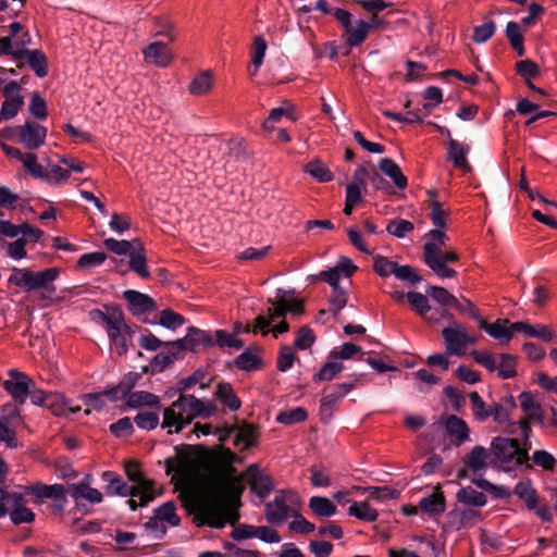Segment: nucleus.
Wrapping results in <instances>:
<instances>
[{
	"label": "nucleus",
	"instance_id": "nucleus-28",
	"mask_svg": "<svg viewBox=\"0 0 557 557\" xmlns=\"http://www.w3.org/2000/svg\"><path fill=\"white\" fill-rule=\"evenodd\" d=\"M511 330L515 332H522L530 337H536L547 343L554 342L556 337L554 332L547 325L539 324L533 326L523 321L511 323Z\"/></svg>",
	"mask_w": 557,
	"mask_h": 557
},
{
	"label": "nucleus",
	"instance_id": "nucleus-55",
	"mask_svg": "<svg viewBox=\"0 0 557 557\" xmlns=\"http://www.w3.org/2000/svg\"><path fill=\"white\" fill-rule=\"evenodd\" d=\"M397 265V262L392 261L388 258L381 255H376L373 258V270L377 275L382 277H387L391 274L395 275Z\"/></svg>",
	"mask_w": 557,
	"mask_h": 557
},
{
	"label": "nucleus",
	"instance_id": "nucleus-25",
	"mask_svg": "<svg viewBox=\"0 0 557 557\" xmlns=\"http://www.w3.org/2000/svg\"><path fill=\"white\" fill-rule=\"evenodd\" d=\"M406 298L411 307V309L422 319L437 323L438 318H434V313H431L429 315V312L431 311V306L429 302L428 295H423L419 292H408L406 294Z\"/></svg>",
	"mask_w": 557,
	"mask_h": 557
},
{
	"label": "nucleus",
	"instance_id": "nucleus-57",
	"mask_svg": "<svg viewBox=\"0 0 557 557\" xmlns=\"http://www.w3.org/2000/svg\"><path fill=\"white\" fill-rule=\"evenodd\" d=\"M500 363L497 366L498 376L506 380L517 375L516 371V356L510 354H502L499 356Z\"/></svg>",
	"mask_w": 557,
	"mask_h": 557
},
{
	"label": "nucleus",
	"instance_id": "nucleus-10",
	"mask_svg": "<svg viewBox=\"0 0 557 557\" xmlns=\"http://www.w3.org/2000/svg\"><path fill=\"white\" fill-rule=\"evenodd\" d=\"M47 128L37 122L27 120L24 125H18V141L28 150L38 149L45 144Z\"/></svg>",
	"mask_w": 557,
	"mask_h": 557
},
{
	"label": "nucleus",
	"instance_id": "nucleus-56",
	"mask_svg": "<svg viewBox=\"0 0 557 557\" xmlns=\"http://www.w3.org/2000/svg\"><path fill=\"white\" fill-rule=\"evenodd\" d=\"M276 293H277L276 300H273V299L268 300L272 305V307H270L268 309L270 321H275L277 319H284L287 313L286 308H285V298H284L285 290L282 288H277Z\"/></svg>",
	"mask_w": 557,
	"mask_h": 557
},
{
	"label": "nucleus",
	"instance_id": "nucleus-43",
	"mask_svg": "<svg viewBox=\"0 0 557 557\" xmlns=\"http://www.w3.org/2000/svg\"><path fill=\"white\" fill-rule=\"evenodd\" d=\"M456 498L461 504L475 507H483L487 502L484 493L478 492L471 486L460 488L456 494Z\"/></svg>",
	"mask_w": 557,
	"mask_h": 557
},
{
	"label": "nucleus",
	"instance_id": "nucleus-38",
	"mask_svg": "<svg viewBox=\"0 0 557 557\" xmlns=\"http://www.w3.org/2000/svg\"><path fill=\"white\" fill-rule=\"evenodd\" d=\"M126 405L131 408H138L140 406H148L150 408L160 407V398L146 391H137L129 394Z\"/></svg>",
	"mask_w": 557,
	"mask_h": 557
},
{
	"label": "nucleus",
	"instance_id": "nucleus-24",
	"mask_svg": "<svg viewBox=\"0 0 557 557\" xmlns=\"http://www.w3.org/2000/svg\"><path fill=\"white\" fill-rule=\"evenodd\" d=\"M490 450L483 446H474L463 458V463L473 473H481L487 469V460L490 459Z\"/></svg>",
	"mask_w": 557,
	"mask_h": 557
},
{
	"label": "nucleus",
	"instance_id": "nucleus-35",
	"mask_svg": "<svg viewBox=\"0 0 557 557\" xmlns=\"http://www.w3.org/2000/svg\"><path fill=\"white\" fill-rule=\"evenodd\" d=\"M134 243L137 244L138 248L129 256V268L141 278H148L150 272L146 263L145 248L139 239H134Z\"/></svg>",
	"mask_w": 557,
	"mask_h": 557
},
{
	"label": "nucleus",
	"instance_id": "nucleus-27",
	"mask_svg": "<svg viewBox=\"0 0 557 557\" xmlns=\"http://www.w3.org/2000/svg\"><path fill=\"white\" fill-rule=\"evenodd\" d=\"M441 486H436V492L422 497L418 504V508L425 515H441L446 509V500L445 496L442 492H440Z\"/></svg>",
	"mask_w": 557,
	"mask_h": 557
},
{
	"label": "nucleus",
	"instance_id": "nucleus-2",
	"mask_svg": "<svg viewBox=\"0 0 557 557\" xmlns=\"http://www.w3.org/2000/svg\"><path fill=\"white\" fill-rule=\"evenodd\" d=\"M205 401L194 395L181 394L170 407L163 410L162 429L169 434L180 433L203 412Z\"/></svg>",
	"mask_w": 557,
	"mask_h": 557
},
{
	"label": "nucleus",
	"instance_id": "nucleus-48",
	"mask_svg": "<svg viewBox=\"0 0 557 557\" xmlns=\"http://www.w3.org/2000/svg\"><path fill=\"white\" fill-rule=\"evenodd\" d=\"M206 377V372L201 369L196 370L191 375L182 379L176 384V392L184 394V392L193 388L195 385L199 384L201 389H206L209 386V383H205L203 380Z\"/></svg>",
	"mask_w": 557,
	"mask_h": 557
},
{
	"label": "nucleus",
	"instance_id": "nucleus-30",
	"mask_svg": "<svg viewBox=\"0 0 557 557\" xmlns=\"http://www.w3.org/2000/svg\"><path fill=\"white\" fill-rule=\"evenodd\" d=\"M145 59L159 66H166L171 61V53L166 44L154 41L144 50Z\"/></svg>",
	"mask_w": 557,
	"mask_h": 557
},
{
	"label": "nucleus",
	"instance_id": "nucleus-5",
	"mask_svg": "<svg viewBox=\"0 0 557 557\" xmlns=\"http://www.w3.org/2000/svg\"><path fill=\"white\" fill-rule=\"evenodd\" d=\"M422 259L424 263L441 278H453L457 272L449 268L447 263L457 262L459 255L455 251H443L434 244L423 245Z\"/></svg>",
	"mask_w": 557,
	"mask_h": 557
},
{
	"label": "nucleus",
	"instance_id": "nucleus-22",
	"mask_svg": "<svg viewBox=\"0 0 557 557\" xmlns=\"http://www.w3.org/2000/svg\"><path fill=\"white\" fill-rule=\"evenodd\" d=\"M470 147L468 145L461 144L453 138L449 139L447 148L448 159L453 162L455 168L466 173L472 171V166L467 159Z\"/></svg>",
	"mask_w": 557,
	"mask_h": 557
},
{
	"label": "nucleus",
	"instance_id": "nucleus-52",
	"mask_svg": "<svg viewBox=\"0 0 557 557\" xmlns=\"http://www.w3.org/2000/svg\"><path fill=\"white\" fill-rule=\"evenodd\" d=\"M23 165L30 173L32 176L36 178H41L50 182L49 174L45 171V169L37 163V157L33 152H27L23 157L22 161Z\"/></svg>",
	"mask_w": 557,
	"mask_h": 557
},
{
	"label": "nucleus",
	"instance_id": "nucleus-11",
	"mask_svg": "<svg viewBox=\"0 0 557 557\" xmlns=\"http://www.w3.org/2000/svg\"><path fill=\"white\" fill-rule=\"evenodd\" d=\"M123 298L127 301V310L136 318L157 310L156 300L147 294L135 289L123 292Z\"/></svg>",
	"mask_w": 557,
	"mask_h": 557
},
{
	"label": "nucleus",
	"instance_id": "nucleus-32",
	"mask_svg": "<svg viewBox=\"0 0 557 557\" xmlns=\"http://www.w3.org/2000/svg\"><path fill=\"white\" fill-rule=\"evenodd\" d=\"M214 396L231 411H237L242 407V400L235 394L231 383L220 382L215 387Z\"/></svg>",
	"mask_w": 557,
	"mask_h": 557
},
{
	"label": "nucleus",
	"instance_id": "nucleus-54",
	"mask_svg": "<svg viewBox=\"0 0 557 557\" xmlns=\"http://www.w3.org/2000/svg\"><path fill=\"white\" fill-rule=\"evenodd\" d=\"M428 194L432 198V201L430 203V207H431L430 219H431L433 225L436 227H440V228L445 227L446 226L445 218L447 216V213H446V211H444L442 209V205L440 203V201H437L435 199L437 193L435 190H429Z\"/></svg>",
	"mask_w": 557,
	"mask_h": 557
},
{
	"label": "nucleus",
	"instance_id": "nucleus-62",
	"mask_svg": "<svg viewBox=\"0 0 557 557\" xmlns=\"http://www.w3.org/2000/svg\"><path fill=\"white\" fill-rule=\"evenodd\" d=\"M107 260V255L103 251H94L84 253L77 261L79 269H91L100 267Z\"/></svg>",
	"mask_w": 557,
	"mask_h": 557
},
{
	"label": "nucleus",
	"instance_id": "nucleus-36",
	"mask_svg": "<svg viewBox=\"0 0 557 557\" xmlns=\"http://www.w3.org/2000/svg\"><path fill=\"white\" fill-rule=\"evenodd\" d=\"M237 434L234 438V446L243 449H249L256 445V437L258 429L253 424L244 423L242 426L237 425Z\"/></svg>",
	"mask_w": 557,
	"mask_h": 557
},
{
	"label": "nucleus",
	"instance_id": "nucleus-4",
	"mask_svg": "<svg viewBox=\"0 0 557 557\" xmlns=\"http://www.w3.org/2000/svg\"><path fill=\"white\" fill-rule=\"evenodd\" d=\"M490 450L491 456H493L492 463L494 467L509 472L520 466L517 465V459L519 458L518 440L502 436L494 437L491 442Z\"/></svg>",
	"mask_w": 557,
	"mask_h": 557
},
{
	"label": "nucleus",
	"instance_id": "nucleus-49",
	"mask_svg": "<svg viewBox=\"0 0 557 557\" xmlns=\"http://www.w3.org/2000/svg\"><path fill=\"white\" fill-rule=\"evenodd\" d=\"M348 513L357 519L373 522L377 519V511L366 502H352L348 508Z\"/></svg>",
	"mask_w": 557,
	"mask_h": 557
},
{
	"label": "nucleus",
	"instance_id": "nucleus-51",
	"mask_svg": "<svg viewBox=\"0 0 557 557\" xmlns=\"http://www.w3.org/2000/svg\"><path fill=\"white\" fill-rule=\"evenodd\" d=\"M425 294L442 307H453L454 302H456V297L446 288L441 286L428 285L425 288Z\"/></svg>",
	"mask_w": 557,
	"mask_h": 557
},
{
	"label": "nucleus",
	"instance_id": "nucleus-42",
	"mask_svg": "<svg viewBox=\"0 0 557 557\" xmlns=\"http://www.w3.org/2000/svg\"><path fill=\"white\" fill-rule=\"evenodd\" d=\"M224 156L235 161H245L248 158L247 145L243 138H232L224 143Z\"/></svg>",
	"mask_w": 557,
	"mask_h": 557
},
{
	"label": "nucleus",
	"instance_id": "nucleus-21",
	"mask_svg": "<svg viewBox=\"0 0 557 557\" xmlns=\"http://www.w3.org/2000/svg\"><path fill=\"white\" fill-rule=\"evenodd\" d=\"M515 67H516L517 74L524 79L525 85L529 89L533 90L534 92H536L541 96H548L546 90L535 86L531 82L532 78H535V77L540 76V74H541L540 67L534 61H532L530 59L521 60L516 63Z\"/></svg>",
	"mask_w": 557,
	"mask_h": 557
},
{
	"label": "nucleus",
	"instance_id": "nucleus-50",
	"mask_svg": "<svg viewBox=\"0 0 557 557\" xmlns=\"http://www.w3.org/2000/svg\"><path fill=\"white\" fill-rule=\"evenodd\" d=\"M103 245L109 251L117 256H131V253L138 248L137 244L134 243V240H117L112 237L104 239Z\"/></svg>",
	"mask_w": 557,
	"mask_h": 557
},
{
	"label": "nucleus",
	"instance_id": "nucleus-26",
	"mask_svg": "<svg viewBox=\"0 0 557 557\" xmlns=\"http://www.w3.org/2000/svg\"><path fill=\"white\" fill-rule=\"evenodd\" d=\"M69 493L74 500L88 502L89 504H99L102 502V494L89 486L88 482H81L69 485Z\"/></svg>",
	"mask_w": 557,
	"mask_h": 557
},
{
	"label": "nucleus",
	"instance_id": "nucleus-46",
	"mask_svg": "<svg viewBox=\"0 0 557 557\" xmlns=\"http://www.w3.org/2000/svg\"><path fill=\"white\" fill-rule=\"evenodd\" d=\"M308 412L302 407H295L288 410L280 411L276 421L284 425H293L306 421Z\"/></svg>",
	"mask_w": 557,
	"mask_h": 557
},
{
	"label": "nucleus",
	"instance_id": "nucleus-13",
	"mask_svg": "<svg viewBox=\"0 0 557 557\" xmlns=\"http://www.w3.org/2000/svg\"><path fill=\"white\" fill-rule=\"evenodd\" d=\"M248 483L252 492L260 498L267 497L274 488L271 476L264 474L257 463H251L247 470Z\"/></svg>",
	"mask_w": 557,
	"mask_h": 557
},
{
	"label": "nucleus",
	"instance_id": "nucleus-47",
	"mask_svg": "<svg viewBox=\"0 0 557 557\" xmlns=\"http://www.w3.org/2000/svg\"><path fill=\"white\" fill-rule=\"evenodd\" d=\"M506 37L508 38L512 49L519 57L524 55L523 36L520 32V27L516 22H508L506 25Z\"/></svg>",
	"mask_w": 557,
	"mask_h": 557
},
{
	"label": "nucleus",
	"instance_id": "nucleus-18",
	"mask_svg": "<svg viewBox=\"0 0 557 557\" xmlns=\"http://www.w3.org/2000/svg\"><path fill=\"white\" fill-rule=\"evenodd\" d=\"M140 379V373H126L116 385L104 389L106 397L113 403L125 398L126 396L128 397L129 394L133 393L132 389L136 386Z\"/></svg>",
	"mask_w": 557,
	"mask_h": 557
},
{
	"label": "nucleus",
	"instance_id": "nucleus-34",
	"mask_svg": "<svg viewBox=\"0 0 557 557\" xmlns=\"http://www.w3.org/2000/svg\"><path fill=\"white\" fill-rule=\"evenodd\" d=\"M513 493L525 503L529 510H534L539 503L536 490L532 486L530 479L520 481L516 484Z\"/></svg>",
	"mask_w": 557,
	"mask_h": 557
},
{
	"label": "nucleus",
	"instance_id": "nucleus-45",
	"mask_svg": "<svg viewBox=\"0 0 557 557\" xmlns=\"http://www.w3.org/2000/svg\"><path fill=\"white\" fill-rule=\"evenodd\" d=\"M187 330L189 350L195 351L199 346L211 347L214 345V339L209 332L202 331L195 326H189Z\"/></svg>",
	"mask_w": 557,
	"mask_h": 557
},
{
	"label": "nucleus",
	"instance_id": "nucleus-58",
	"mask_svg": "<svg viewBox=\"0 0 557 557\" xmlns=\"http://www.w3.org/2000/svg\"><path fill=\"white\" fill-rule=\"evenodd\" d=\"M23 106L24 97L4 100L0 109V123L4 120H11L15 117Z\"/></svg>",
	"mask_w": 557,
	"mask_h": 557
},
{
	"label": "nucleus",
	"instance_id": "nucleus-39",
	"mask_svg": "<svg viewBox=\"0 0 557 557\" xmlns=\"http://www.w3.org/2000/svg\"><path fill=\"white\" fill-rule=\"evenodd\" d=\"M213 85L211 71L200 72L189 84L188 91L194 96H202L210 91Z\"/></svg>",
	"mask_w": 557,
	"mask_h": 557
},
{
	"label": "nucleus",
	"instance_id": "nucleus-12",
	"mask_svg": "<svg viewBox=\"0 0 557 557\" xmlns=\"http://www.w3.org/2000/svg\"><path fill=\"white\" fill-rule=\"evenodd\" d=\"M106 311L101 309H91L89 311V319L96 324H100L104 327L107 334L117 333L115 327L116 323L121 321L123 311L119 305L110 304L104 306Z\"/></svg>",
	"mask_w": 557,
	"mask_h": 557
},
{
	"label": "nucleus",
	"instance_id": "nucleus-3",
	"mask_svg": "<svg viewBox=\"0 0 557 557\" xmlns=\"http://www.w3.org/2000/svg\"><path fill=\"white\" fill-rule=\"evenodd\" d=\"M12 271L13 273L8 280L10 284L21 287L26 292L42 289L49 294L55 293L53 282L60 274L59 268H49L39 272H34L28 268H13Z\"/></svg>",
	"mask_w": 557,
	"mask_h": 557
},
{
	"label": "nucleus",
	"instance_id": "nucleus-8",
	"mask_svg": "<svg viewBox=\"0 0 557 557\" xmlns=\"http://www.w3.org/2000/svg\"><path fill=\"white\" fill-rule=\"evenodd\" d=\"M125 473L131 482L134 483L133 486L139 487L140 495V505L141 507L147 506L150 502L154 499L153 487L154 482L152 480L146 479L140 470V466L137 461L129 460L125 463Z\"/></svg>",
	"mask_w": 557,
	"mask_h": 557
},
{
	"label": "nucleus",
	"instance_id": "nucleus-23",
	"mask_svg": "<svg viewBox=\"0 0 557 557\" xmlns=\"http://www.w3.org/2000/svg\"><path fill=\"white\" fill-rule=\"evenodd\" d=\"M290 515V507L285 503L283 496H276L272 502L265 504V518L271 524L284 523Z\"/></svg>",
	"mask_w": 557,
	"mask_h": 557
},
{
	"label": "nucleus",
	"instance_id": "nucleus-41",
	"mask_svg": "<svg viewBox=\"0 0 557 557\" xmlns=\"http://www.w3.org/2000/svg\"><path fill=\"white\" fill-rule=\"evenodd\" d=\"M176 506L173 502H166L153 509L157 520L163 524L169 523L171 527H177L181 523L180 516L176 515Z\"/></svg>",
	"mask_w": 557,
	"mask_h": 557
},
{
	"label": "nucleus",
	"instance_id": "nucleus-60",
	"mask_svg": "<svg viewBox=\"0 0 557 557\" xmlns=\"http://www.w3.org/2000/svg\"><path fill=\"white\" fill-rule=\"evenodd\" d=\"M44 408L49 409L54 416H66V400L59 393L49 392V396Z\"/></svg>",
	"mask_w": 557,
	"mask_h": 557
},
{
	"label": "nucleus",
	"instance_id": "nucleus-37",
	"mask_svg": "<svg viewBox=\"0 0 557 557\" xmlns=\"http://www.w3.org/2000/svg\"><path fill=\"white\" fill-rule=\"evenodd\" d=\"M234 366L242 371L250 372L262 369L264 362L248 348L235 358Z\"/></svg>",
	"mask_w": 557,
	"mask_h": 557
},
{
	"label": "nucleus",
	"instance_id": "nucleus-1",
	"mask_svg": "<svg viewBox=\"0 0 557 557\" xmlns=\"http://www.w3.org/2000/svg\"><path fill=\"white\" fill-rule=\"evenodd\" d=\"M244 474H238L233 465H224L219 475V488L209 500L181 494L183 507L194 516L198 527L222 529L226 523L239 520L240 497L245 491Z\"/></svg>",
	"mask_w": 557,
	"mask_h": 557
},
{
	"label": "nucleus",
	"instance_id": "nucleus-64",
	"mask_svg": "<svg viewBox=\"0 0 557 557\" xmlns=\"http://www.w3.org/2000/svg\"><path fill=\"white\" fill-rule=\"evenodd\" d=\"M344 370V364L336 361L326 362L314 375V381H331Z\"/></svg>",
	"mask_w": 557,
	"mask_h": 557
},
{
	"label": "nucleus",
	"instance_id": "nucleus-15",
	"mask_svg": "<svg viewBox=\"0 0 557 557\" xmlns=\"http://www.w3.org/2000/svg\"><path fill=\"white\" fill-rule=\"evenodd\" d=\"M442 336L447 355L463 356L466 354L465 342L467 337L460 324H456L455 327L448 326L443 329Z\"/></svg>",
	"mask_w": 557,
	"mask_h": 557
},
{
	"label": "nucleus",
	"instance_id": "nucleus-31",
	"mask_svg": "<svg viewBox=\"0 0 557 557\" xmlns=\"http://www.w3.org/2000/svg\"><path fill=\"white\" fill-rule=\"evenodd\" d=\"M379 169L388 176L395 186L405 189L408 185L407 177L401 172L399 165L391 158H383L379 161Z\"/></svg>",
	"mask_w": 557,
	"mask_h": 557
},
{
	"label": "nucleus",
	"instance_id": "nucleus-17",
	"mask_svg": "<svg viewBox=\"0 0 557 557\" xmlns=\"http://www.w3.org/2000/svg\"><path fill=\"white\" fill-rule=\"evenodd\" d=\"M18 487L23 490L26 495L34 496L33 503L39 505L42 503V499L55 498L65 486L59 483L45 484L37 481L30 485H18Z\"/></svg>",
	"mask_w": 557,
	"mask_h": 557
},
{
	"label": "nucleus",
	"instance_id": "nucleus-63",
	"mask_svg": "<svg viewBox=\"0 0 557 557\" xmlns=\"http://www.w3.org/2000/svg\"><path fill=\"white\" fill-rule=\"evenodd\" d=\"M28 110L30 114L37 120L47 119V103L46 100L38 92L32 94Z\"/></svg>",
	"mask_w": 557,
	"mask_h": 557
},
{
	"label": "nucleus",
	"instance_id": "nucleus-29",
	"mask_svg": "<svg viewBox=\"0 0 557 557\" xmlns=\"http://www.w3.org/2000/svg\"><path fill=\"white\" fill-rule=\"evenodd\" d=\"M342 398L333 386L323 391V396L320 400V420L322 423L327 424L331 422L335 405Z\"/></svg>",
	"mask_w": 557,
	"mask_h": 557
},
{
	"label": "nucleus",
	"instance_id": "nucleus-16",
	"mask_svg": "<svg viewBox=\"0 0 557 557\" xmlns=\"http://www.w3.org/2000/svg\"><path fill=\"white\" fill-rule=\"evenodd\" d=\"M117 333L108 334V337L114 346L115 352L119 356H125L128 351V345L135 335V329L125 322L124 313L121 315V321L115 325Z\"/></svg>",
	"mask_w": 557,
	"mask_h": 557
},
{
	"label": "nucleus",
	"instance_id": "nucleus-19",
	"mask_svg": "<svg viewBox=\"0 0 557 557\" xmlns=\"http://www.w3.org/2000/svg\"><path fill=\"white\" fill-rule=\"evenodd\" d=\"M446 432L453 437L451 443L459 447L470 438V430L465 420L450 414L444 421Z\"/></svg>",
	"mask_w": 557,
	"mask_h": 557
},
{
	"label": "nucleus",
	"instance_id": "nucleus-44",
	"mask_svg": "<svg viewBox=\"0 0 557 557\" xmlns=\"http://www.w3.org/2000/svg\"><path fill=\"white\" fill-rule=\"evenodd\" d=\"M370 30V24H368L363 20H358L356 22V26H350L349 32H345L347 35L346 42L350 47H358L360 46L368 37Z\"/></svg>",
	"mask_w": 557,
	"mask_h": 557
},
{
	"label": "nucleus",
	"instance_id": "nucleus-59",
	"mask_svg": "<svg viewBox=\"0 0 557 557\" xmlns=\"http://www.w3.org/2000/svg\"><path fill=\"white\" fill-rule=\"evenodd\" d=\"M453 308H455L459 313L465 314L469 317L470 319H473L478 321V324H480V320L483 318L480 314L479 309L475 307V305L468 298L461 297V300H459L456 297V302H454Z\"/></svg>",
	"mask_w": 557,
	"mask_h": 557
},
{
	"label": "nucleus",
	"instance_id": "nucleus-6",
	"mask_svg": "<svg viewBox=\"0 0 557 557\" xmlns=\"http://www.w3.org/2000/svg\"><path fill=\"white\" fill-rule=\"evenodd\" d=\"M8 375L10 379L3 382V388L11 395L16 405H24L30 387L35 385V381L17 369L9 370Z\"/></svg>",
	"mask_w": 557,
	"mask_h": 557
},
{
	"label": "nucleus",
	"instance_id": "nucleus-7",
	"mask_svg": "<svg viewBox=\"0 0 557 557\" xmlns=\"http://www.w3.org/2000/svg\"><path fill=\"white\" fill-rule=\"evenodd\" d=\"M174 449L176 456L169 457L164 460L166 475H171L174 472L182 474L185 469L193 462L197 451H206L205 447L200 445L189 444L176 445Z\"/></svg>",
	"mask_w": 557,
	"mask_h": 557
},
{
	"label": "nucleus",
	"instance_id": "nucleus-40",
	"mask_svg": "<svg viewBox=\"0 0 557 557\" xmlns=\"http://www.w3.org/2000/svg\"><path fill=\"white\" fill-rule=\"evenodd\" d=\"M304 171L320 183L331 182L334 178L333 173L320 159H313L308 162L305 165Z\"/></svg>",
	"mask_w": 557,
	"mask_h": 557
},
{
	"label": "nucleus",
	"instance_id": "nucleus-20",
	"mask_svg": "<svg viewBox=\"0 0 557 557\" xmlns=\"http://www.w3.org/2000/svg\"><path fill=\"white\" fill-rule=\"evenodd\" d=\"M479 327L484 330L491 337L499 339L505 344L513 337V330H511V323L508 319H497L493 323L486 322L484 319L480 320Z\"/></svg>",
	"mask_w": 557,
	"mask_h": 557
},
{
	"label": "nucleus",
	"instance_id": "nucleus-14",
	"mask_svg": "<svg viewBox=\"0 0 557 557\" xmlns=\"http://www.w3.org/2000/svg\"><path fill=\"white\" fill-rule=\"evenodd\" d=\"M102 480L108 483L107 493L109 495H117L121 497H138L140 499L141 493L139 487H135L125 482L120 475L113 471H104Z\"/></svg>",
	"mask_w": 557,
	"mask_h": 557
},
{
	"label": "nucleus",
	"instance_id": "nucleus-9",
	"mask_svg": "<svg viewBox=\"0 0 557 557\" xmlns=\"http://www.w3.org/2000/svg\"><path fill=\"white\" fill-rule=\"evenodd\" d=\"M15 60L18 61L17 69H24L25 62L28 64V66L34 71V73L40 77L44 78L48 75L49 72V65H48V59L46 54L39 50V49H17V52L15 54Z\"/></svg>",
	"mask_w": 557,
	"mask_h": 557
},
{
	"label": "nucleus",
	"instance_id": "nucleus-61",
	"mask_svg": "<svg viewBox=\"0 0 557 557\" xmlns=\"http://www.w3.org/2000/svg\"><path fill=\"white\" fill-rule=\"evenodd\" d=\"M414 226L408 220L394 219L391 220L386 226V232L397 238H404L407 233L413 231Z\"/></svg>",
	"mask_w": 557,
	"mask_h": 557
},
{
	"label": "nucleus",
	"instance_id": "nucleus-53",
	"mask_svg": "<svg viewBox=\"0 0 557 557\" xmlns=\"http://www.w3.org/2000/svg\"><path fill=\"white\" fill-rule=\"evenodd\" d=\"M158 323L165 329L175 331L185 323V318L172 309H164L159 314Z\"/></svg>",
	"mask_w": 557,
	"mask_h": 557
},
{
	"label": "nucleus",
	"instance_id": "nucleus-33",
	"mask_svg": "<svg viewBox=\"0 0 557 557\" xmlns=\"http://www.w3.org/2000/svg\"><path fill=\"white\" fill-rule=\"evenodd\" d=\"M308 507L318 519L330 518L337 512L336 505L331 499L323 496H312L309 499Z\"/></svg>",
	"mask_w": 557,
	"mask_h": 557
}]
</instances>
